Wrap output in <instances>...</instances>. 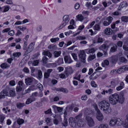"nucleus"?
Segmentation results:
<instances>
[{
	"label": "nucleus",
	"instance_id": "54",
	"mask_svg": "<svg viewBox=\"0 0 128 128\" xmlns=\"http://www.w3.org/2000/svg\"><path fill=\"white\" fill-rule=\"evenodd\" d=\"M48 60V58L46 56H44L42 58L43 62L45 64H46L47 63Z\"/></svg>",
	"mask_w": 128,
	"mask_h": 128
},
{
	"label": "nucleus",
	"instance_id": "48",
	"mask_svg": "<svg viewBox=\"0 0 128 128\" xmlns=\"http://www.w3.org/2000/svg\"><path fill=\"white\" fill-rule=\"evenodd\" d=\"M94 108H95L96 110L97 111V112H98V113L99 112L100 110L98 108L97 104L96 103H94Z\"/></svg>",
	"mask_w": 128,
	"mask_h": 128
},
{
	"label": "nucleus",
	"instance_id": "39",
	"mask_svg": "<svg viewBox=\"0 0 128 128\" xmlns=\"http://www.w3.org/2000/svg\"><path fill=\"white\" fill-rule=\"evenodd\" d=\"M128 43H124L123 46V49L126 51L128 50Z\"/></svg>",
	"mask_w": 128,
	"mask_h": 128
},
{
	"label": "nucleus",
	"instance_id": "34",
	"mask_svg": "<svg viewBox=\"0 0 128 128\" xmlns=\"http://www.w3.org/2000/svg\"><path fill=\"white\" fill-rule=\"evenodd\" d=\"M109 62L108 60H106L104 61V62H102V66L103 67H105V65L108 66L109 64Z\"/></svg>",
	"mask_w": 128,
	"mask_h": 128
},
{
	"label": "nucleus",
	"instance_id": "57",
	"mask_svg": "<svg viewBox=\"0 0 128 128\" xmlns=\"http://www.w3.org/2000/svg\"><path fill=\"white\" fill-rule=\"evenodd\" d=\"M10 95L12 96H14L16 94L15 92L12 90H10Z\"/></svg>",
	"mask_w": 128,
	"mask_h": 128
},
{
	"label": "nucleus",
	"instance_id": "28",
	"mask_svg": "<svg viewBox=\"0 0 128 128\" xmlns=\"http://www.w3.org/2000/svg\"><path fill=\"white\" fill-rule=\"evenodd\" d=\"M122 122V121L121 119L116 118V125H117L118 126H120L121 125Z\"/></svg>",
	"mask_w": 128,
	"mask_h": 128
},
{
	"label": "nucleus",
	"instance_id": "59",
	"mask_svg": "<svg viewBox=\"0 0 128 128\" xmlns=\"http://www.w3.org/2000/svg\"><path fill=\"white\" fill-rule=\"evenodd\" d=\"M4 7V10L3 11L4 12H6L8 11L9 10L10 8V6H5Z\"/></svg>",
	"mask_w": 128,
	"mask_h": 128
},
{
	"label": "nucleus",
	"instance_id": "44",
	"mask_svg": "<svg viewBox=\"0 0 128 128\" xmlns=\"http://www.w3.org/2000/svg\"><path fill=\"white\" fill-rule=\"evenodd\" d=\"M78 20L80 21H82L84 19L83 16L81 15H78L76 16Z\"/></svg>",
	"mask_w": 128,
	"mask_h": 128
},
{
	"label": "nucleus",
	"instance_id": "49",
	"mask_svg": "<svg viewBox=\"0 0 128 128\" xmlns=\"http://www.w3.org/2000/svg\"><path fill=\"white\" fill-rule=\"evenodd\" d=\"M95 58V54L90 56L88 58V60L91 61L94 59Z\"/></svg>",
	"mask_w": 128,
	"mask_h": 128
},
{
	"label": "nucleus",
	"instance_id": "4",
	"mask_svg": "<svg viewBox=\"0 0 128 128\" xmlns=\"http://www.w3.org/2000/svg\"><path fill=\"white\" fill-rule=\"evenodd\" d=\"M74 107L73 104H72L67 106L65 110V111L64 113V115L67 116L68 114H70L72 111Z\"/></svg>",
	"mask_w": 128,
	"mask_h": 128
},
{
	"label": "nucleus",
	"instance_id": "43",
	"mask_svg": "<svg viewBox=\"0 0 128 128\" xmlns=\"http://www.w3.org/2000/svg\"><path fill=\"white\" fill-rule=\"evenodd\" d=\"M120 61L124 63H126L127 61V60L125 58L123 57H121L120 58Z\"/></svg>",
	"mask_w": 128,
	"mask_h": 128
},
{
	"label": "nucleus",
	"instance_id": "42",
	"mask_svg": "<svg viewBox=\"0 0 128 128\" xmlns=\"http://www.w3.org/2000/svg\"><path fill=\"white\" fill-rule=\"evenodd\" d=\"M108 126L107 124H100L98 128H108Z\"/></svg>",
	"mask_w": 128,
	"mask_h": 128
},
{
	"label": "nucleus",
	"instance_id": "9",
	"mask_svg": "<svg viewBox=\"0 0 128 128\" xmlns=\"http://www.w3.org/2000/svg\"><path fill=\"white\" fill-rule=\"evenodd\" d=\"M8 94V92L6 90H3L0 93V99L4 98Z\"/></svg>",
	"mask_w": 128,
	"mask_h": 128
},
{
	"label": "nucleus",
	"instance_id": "20",
	"mask_svg": "<svg viewBox=\"0 0 128 128\" xmlns=\"http://www.w3.org/2000/svg\"><path fill=\"white\" fill-rule=\"evenodd\" d=\"M96 50H95L94 48H92L90 49H88L85 50L86 52L88 54L94 53Z\"/></svg>",
	"mask_w": 128,
	"mask_h": 128
},
{
	"label": "nucleus",
	"instance_id": "16",
	"mask_svg": "<svg viewBox=\"0 0 128 128\" xmlns=\"http://www.w3.org/2000/svg\"><path fill=\"white\" fill-rule=\"evenodd\" d=\"M126 116V118L124 121L123 122V126L124 127L126 128H128V118Z\"/></svg>",
	"mask_w": 128,
	"mask_h": 128
},
{
	"label": "nucleus",
	"instance_id": "60",
	"mask_svg": "<svg viewBox=\"0 0 128 128\" xmlns=\"http://www.w3.org/2000/svg\"><path fill=\"white\" fill-rule=\"evenodd\" d=\"M123 71L128 70V66L126 65L121 67Z\"/></svg>",
	"mask_w": 128,
	"mask_h": 128
},
{
	"label": "nucleus",
	"instance_id": "63",
	"mask_svg": "<svg viewBox=\"0 0 128 128\" xmlns=\"http://www.w3.org/2000/svg\"><path fill=\"white\" fill-rule=\"evenodd\" d=\"M117 45L118 46L121 47L122 46V42L121 41H119L117 42Z\"/></svg>",
	"mask_w": 128,
	"mask_h": 128
},
{
	"label": "nucleus",
	"instance_id": "26",
	"mask_svg": "<svg viewBox=\"0 0 128 128\" xmlns=\"http://www.w3.org/2000/svg\"><path fill=\"white\" fill-rule=\"evenodd\" d=\"M124 85V84L123 82H120V86H118L116 88V90L117 91H119L121 90L123 88Z\"/></svg>",
	"mask_w": 128,
	"mask_h": 128
},
{
	"label": "nucleus",
	"instance_id": "41",
	"mask_svg": "<svg viewBox=\"0 0 128 128\" xmlns=\"http://www.w3.org/2000/svg\"><path fill=\"white\" fill-rule=\"evenodd\" d=\"M37 86L38 89L41 91H42L43 90V87L42 85L40 84L39 83L37 84Z\"/></svg>",
	"mask_w": 128,
	"mask_h": 128
},
{
	"label": "nucleus",
	"instance_id": "46",
	"mask_svg": "<svg viewBox=\"0 0 128 128\" xmlns=\"http://www.w3.org/2000/svg\"><path fill=\"white\" fill-rule=\"evenodd\" d=\"M59 38H52L50 39V40L52 42H54L59 40Z\"/></svg>",
	"mask_w": 128,
	"mask_h": 128
},
{
	"label": "nucleus",
	"instance_id": "32",
	"mask_svg": "<svg viewBox=\"0 0 128 128\" xmlns=\"http://www.w3.org/2000/svg\"><path fill=\"white\" fill-rule=\"evenodd\" d=\"M117 48V45L116 44L114 45L111 48L110 51L112 52H114L116 51V50Z\"/></svg>",
	"mask_w": 128,
	"mask_h": 128
},
{
	"label": "nucleus",
	"instance_id": "50",
	"mask_svg": "<svg viewBox=\"0 0 128 128\" xmlns=\"http://www.w3.org/2000/svg\"><path fill=\"white\" fill-rule=\"evenodd\" d=\"M113 19V18L112 17L109 16L107 18L106 20L108 21V22L110 24L112 22V20Z\"/></svg>",
	"mask_w": 128,
	"mask_h": 128
},
{
	"label": "nucleus",
	"instance_id": "21",
	"mask_svg": "<svg viewBox=\"0 0 128 128\" xmlns=\"http://www.w3.org/2000/svg\"><path fill=\"white\" fill-rule=\"evenodd\" d=\"M84 113V114L87 115L92 114H93L92 111L89 109H86Z\"/></svg>",
	"mask_w": 128,
	"mask_h": 128
},
{
	"label": "nucleus",
	"instance_id": "40",
	"mask_svg": "<svg viewBox=\"0 0 128 128\" xmlns=\"http://www.w3.org/2000/svg\"><path fill=\"white\" fill-rule=\"evenodd\" d=\"M70 70L71 71L70 72H69L68 70H66L65 72V74L67 77L69 75L71 74L73 72V70H72L70 68Z\"/></svg>",
	"mask_w": 128,
	"mask_h": 128
},
{
	"label": "nucleus",
	"instance_id": "62",
	"mask_svg": "<svg viewBox=\"0 0 128 128\" xmlns=\"http://www.w3.org/2000/svg\"><path fill=\"white\" fill-rule=\"evenodd\" d=\"M87 96L86 95H84L82 96L81 98V99L82 100H87Z\"/></svg>",
	"mask_w": 128,
	"mask_h": 128
},
{
	"label": "nucleus",
	"instance_id": "36",
	"mask_svg": "<svg viewBox=\"0 0 128 128\" xmlns=\"http://www.w3.org/2000/svg\"><path fill=\"white\" fill-rule=\"evenodd\" d=\"M34 42L31 43L29 46L28 48L32 51L34 48Z\"/></svg>",
	"mask_w": 128,
	"mask_h": 128
},
{
	"label": "nucleus",
	"instance_id": "10",
	"mask_svg": "<svg viewBox=\"0 0 128 128\" xmlns=\"http://www.w3.org/2000/svg\"><path fill=\"white\" fill-rule=\"evenodd\" d=\"M34 79V78H27L25 79V82L27 85H30L32 83Z\"/></svg>",
	"mask_w": 128,
	"mask_h": 128
},
{
	"label": "nucleus",
	"instance_id": "29",
	"mask_svg": "<svg viewBox=\"0 0 128 128\" xmlns=\"http://www.w3.org/2000/svg\"><path fill=\"white\" fill-rule=\"evenodd\" d=\"M61 53L60 51H55L54 52V54L55 58H57L59 56Z\"/></svg>",
	"mask_w": 128,
	"mask_h": 128
},
{
	"label": "nucleus",
	"instance_id": "25",
	"mask_svg": "<svg viewBox=\"0 0 128 128\" xmlns=\"http://www.w3.org/2000/svg\"><path fill=\"white\" fill-rule=\"evenodd\" d=\"M0 66L3 69L6 68L10 67V66L6 63H4L2 64Z\"/></svg>",
	"mask_w": 128,
	"mask_h": 128
},
{
	"label": "nucleus",
	"instance_id": "30",
	"mask_svg": "<svg viewBox=\"0 0 128 128\" xmlns=\"http://www.w3.org/2000/svg\"><path fill=\"white\" fill-rule=\"evenodd\" d=\"M25 105L24 103H22L20 102H18L16 104L17 107L19 109H21Z\"/></svg>",
	"mask_w": 128,
	"mask_h": 128
},
{
	"label": "nucleus",
	"instance_id": "11",
	"mask_svg": "<svg viewBox=\"0 0 128 128\" xmlns=\"http://www.w3.org/2000/svg\"><path fill=\"white\" fill-rule=\"evenodd\" d=\"M64 60L66 63L70 64L72 62V60L71 58L67 56H66L64 57Z\"/></svg>",
	"mask_w": 128,
	"mask_h": 128
},
{
	"label": "nucleus",
	"instance_id": "22",
	"mask_svg": "<svg viewBox=\"0 0 128 128\" xmlns=\"http://www.w3.org/2000/svg\"><path fill=\"white\" fill-rule=\"evenodd\" d=\"M84 123V122L82 119L78 121H77L76 122L78 125L80 127H82L83 126Z\"/></svg>",
	"mask_w": 128,
	"mask_h": 128
},
{
	"label": "nucleus",
	"instance_id": "37",
	"mask_svg": "<svg viewBox=\"0 0 128 128\" xmlns=\"http://www.w3.org/2000/svg\"><path fill=\"white\" fill-rule=\"evenodd\" d=\"M63 21H66V22H68L70 19L68 18V15H64L63 18Z\"/></svg>",
	"mask_w": 128,
	"mask_h": 128
},
{
	"label": "nucleus",
	"instance_id": "19",
	"mask_svg": "<svg viewBox=\"0 0 128 128\" xmlns=\"http://www.w3.org/2000/svg\"><path fill=\"white\" fill-rule=\"evenodd\" d=\"M96 72H94L89 77V78L90 80H94L97 78L99 76L95 75Z\"/></svg>",
	"mask_w": 128,
	"mask_h": 128
},
{
	"label": "nucleus",
	"instance_id": "58",
	"mask_svg": "<svg viewBox=\"0 0 128 128\" xmlns=\"http://www.w3.org/2000/svg\"><path fill=\"white\" fill-rule=\"evenodd\" d=\"M18 124H17L16 122H15L14 124V128H19L20 127V125H18Z\"/></svg>",
	"mask_w": 128,
	"mask_h": 128
},
{
	"label": "nucleus",
	"instance_id": "24",
	"mask_svg": "<svg viewBox=\"0 0 128 128\" xmlns=\"http://www.w3.org/2000/svg\"><path fill=\"white\" fill-rule=\"evenodd\" d=\"M111 31H112L110 28H106L104 31L105 34H106L109 35L112 34V32Z\"/></svg>",
	"mask_w": 128,
	"mask_h": 128
},
{
	"label": "nucleus",
	"instance_id": "12",
	"mask_svg": "<svg viewBox=\"0 0 128 128\" xmlns=\"http://www.w3.org/2000/svg\"><path fill=\"white\" fill-rule=\"evenodd\" d=\"M109 46L107 45L106 43H104L102 45H101L99 48L100 50L104 51L106 50L107 51Z\"/></svg>",
	"mask_w": 128,
	"mask_h": 128
},
{
	"label": "nucleus",
	"instance_id": "5",
	"mask_svg": "<svg viewBox=\"0 0 128 128\" xmlns=\"http://www.w3.org/2000/svg\"><path fill=\"white\" fill-rule=\"evenodd\" d=\"M86 119L87 121L88 125L90 127H92L94 125V122L92 118L87 116L86 117Z\"/></svg>",
	"mask_w": 128,
	"mask_h": 128
},
{
	"label": "nucleus",
	"instance_id": "31",
	"mask_svg": "<svg viewBox=\"0 0 128 128\" xmlns=\"http://www.w3.org/2000/svg\"><path fill=\"white\" fill-rule=\"evenodd\" d=\"M82 114L80 113L75 117V118L76 120V122L77 121H78L82 119Z\"/></svg>",
	"mask_w": 128,
	"mask_h": 128
},
{
	"label": "nucleus",
	"instance_id": "45",
	"mask_svg": "<svg viewBox=\"0 0 128 128\" xmlns=\"http://www.w3.org/2000/svg\"><path fill=\"white\" fill-rule=\"evenodd\" d=\"M76 39L77 40H85L86 39V37L85 36H77L76 37Z\"/></svg>",
	"mask_w": 128,
	"mask_h": 128
},
{
	"label": "nucleus",
	"instance_id": "1",
	"mask_svg": "<svg viewBox=\"0 0 128 128\" xmlns=\"http://www.w3.org/2000/svg\"><path fill=\"white\" fill-rule=\"evenodd\" d=\"M124 96L123 92H121L119 94H113L110 96L109 98V101L112 105H115L118 102L122 104L124 100Z\"/></svg>",
	"mask_w": 128,
	"mask_h": 128
},
{
	"label": "nucleus",
	"instance_id": "17",
	"mask_svg": "<svg viewBox=\"0 0 128 128\" xmlns=\"http://www.w3.org/2000/svg\"><path fill=\"white\" fill-rule=\"evenodd\" d=\"M45 121L46 123L47 124L48 126H50L52 124V120L50 118H46Z\"/></svg>",
	"mask_w": 128,
	"mask_h": 128
},
{
	"label": "nucleus",
	"instance_id": "52",
	"mask_svg": "<svg viewBox=\"0 0 128 128\" xmlns=\"http://www.w3.org/2000/svg\"><path fill=\"white\" fill-rule=\"evenodd\" d=\"M38 77L39 79L41 78L42 76V72L41 70H38Z\"/></svg>",
	"mask_w": 128,
	"mask_h": 128
},
{
	"label": "nucleus",
	"instance_id": "51",
	"mask_svg": "<svg viewBox=\"0 0 128 128\" xmlns=\"http://www.w3.org/2000/svg\"><path fill=\"white\" fill-rule=\"evenodd\" d=\"M123 72V70L122 69V68L121 67L120 68H118L117 70H116V72L117 74H120L122 73Z\"/></svg>",
	"mask_w": 128,
	"mask_h": 128
},
{
	"label": "nucleus",
	"instance_id": "23",
	"mask_svg": "<svg viewBox=\"0 0 128 128\" xmlns=\"http://www.w3.org/2000/svg\"><path fill=\"white\" fill-rule=\"evenodd\" d=\"M42 54L44 55H46L48 57L50 58H51L52 56V54L49 51H44Z\"/></svg>",
	"mask_w": 128,
	"mask_h": 128
},
{
	"label": "nucleus",
	"instance_id": "15",
	"mask_svg": "<svg viewBox=\"0 0 128 128\" xmlns=\"http://www.w3.org/2000/svg\"><path fill=\"white\" fill-rule=\"evenodd\" d=\"M55 90L57 91L62 92L66 93H67L68 92V90L66 88H56Z\"/></svg>",
	"mask_w": 128,
	"mask_h": 128
},
{
	"label": "nucleus",
	"instance_id": "56",
	"mask_svg": "<svg viewBox=\"0 0 128 128\" xmlns=\"http://www.w3.org/2000/svg\"><path fill=\"white\" fill-rule=\"evenodd\" d=\"M5 118L4 116L2 115H0V123L2 124V123Z\"/></svg>",
	"mask_w": 128,
	"mask_h": 128
},
{
	"label": "nucleus",
	"instance_id": "53",
	"mask_svg": "<svg viewBox=\"0 0 128 128\" xmlns=\"http://www.w3.org/2000/svg\"><path fill=\"white\" fill-rule=\"evenodd\" d=\"M94 28V30H99L100 28V26L98 24H96Z\"/></svg>",
	"mask_w": 128,
	"mask_h": 128
},
{
	"label": "nucleus",
	"instance_id": "38",
	"mask_svg": "<svg viewBox=\"0 0 128 128\" xmlns=\"http://www.w3.org/2000/svg\"><path fill=\"white\" fill-rule=\"evenodd\" d=\"M24 122V120L22 119L19 118L17 120V123L19 125L22 124Z\"/></svg>",
	"mask_w": 128,
	"mask_h": 128
},
{
	"label": "nucleus",
	"instance_id": "8",
	"mask_svg": "<svg viewBox=\"0 0 128 128\" xmlns=\"http://www.w3.org/2000/svg\"><path fill=\"white\" fill-rule=\"evenodd\" d=\"M69 123L70 125L72 127L75 126L76 123L75 119L73 117H70L69 119Z\"/></svg>",
	"mask_w": 128,
	"mask_h": 128
},
{
	"label": "nucleus",
	"instance_id": "13",
	"mask_svg": "<svg viewBox=\"0 0 128 128\" xmlns=\"http://www.w3.org/2000/svg\"><path fill=\"white\" fill-rule=\"evenodd\" d=\"M98 114L96 116L97 119L99 121H101L102 120L104 119L103 115L101 113L100 111V112H97Z\"/></svg>",
	"mask_w": 128,
	"mask_h": 128
},
{
	"label": "nucleus",
	"instance_id": "35",
	"mask_svg": "<svg viewBox=\"0 0 128 128\" xmlns=\"http://www.w3.org/2000/svg\"><path fill=\"white\" fill-rule=\"evenodd\" d=\"M127 3L126 2H123L120 3L119 6L121 8H123L127 7Z\"/></svg>",
	"mask_w": 128,
	"mask_h": 128
},
{
	"label": "nucleus",
	"instance_id": "6",
	"mask_svg": "<svg viewBox=\"0 0 128 128\" xmlns=\"http://www.w3.org/2000/svg\"><path fill=\"white\" fill-rule=\"evenodd\" d=\"M119 84L118 81L116 80L111 81L110 82V84L109 86H106V87L108 88H114L115 86Z\"/></svg>",
	"mask_w": 128,
	"mask_h": 128
},
{
	"label": "nucleus",
	"instance_id": "7",
	"mask_svg": "<svg viewBox=\"0 0 128 128\" xmlns=\"http://www.w3.org/2000/svg\"><path fill=\"white\" fill-rule=\"evenodd\" d=\"M118 56L116 55L113 56L108 58L110 62L112 64H115L118 60Z\"/></svg>",
	"mask_w": 128,
	"mask_h": 128
},
{
	"label": "nucleus",
	"instance_id": "18",
	"mask_svg": "<svg viewBox=\"0 0 128 128\" xmlns=\"http://www.w3.org/2000/svg\"><path fill=\"white\" fill-rule=\"evenodd\" d=\"M35 100V98H28L26 102V104H29Z\"/></svg>",
	"mask_w": 128,
	"mask_h": 128
},
{
	"label": "nucleus",
	"instance_id": "61",
	"mask_svg": "<svg viewBox=\"0 0 128 128\" xmlns=\"http://www.w3.org/2000/svg\"><path fill=\"white\" fill-rule=\"evenodd\" d=\"M18 85L19 86H20L23 88L24 84H23L22 81L20 80L18 82Z\"/></svg>",
	"mask_w": 128,
	"mask_h": 128
},
{
	"label": "nucleus",
	"instance_id": "3",
	"mask_svg": "<svg viewBox=\"0 0 128 128\" xmlns=\"http://www.w3.org/2000/svg\"><path fill=\"white\" fill-rule=\"evenodd\" d=\"M85 52L84 50L80 51L78 54V56L80 60L83 63H85L86 62V56Z\"/></svg>",
	"mask_w": 128,
	"mask_h": 128
},
{
	"label": "nucleus",
	"instance_id": "47",
	"mask_svg": "<svg viewBox=\"0 0 128 128\" xmlns=\"http://www.w3.org/2000/svg\"><path fill=\"white\" fill-rule=\"evenodd\" d=\"M68 22H66V21H64L63 24L61 25L59 27L60 29H61Z\"/></svg>",
	"mask_w": 128,
	"mask_h": 128
},
{
	"label": "nucleus",
	"instance_id": "55",
	"mask_svg": "<svg viewBox=\"0 0 128 128\" xmlns=\"http://www.w3.org/2000/svg\"><path fill=\"white\" fill-rule=\"evenodd\" d=\"M113 90L111 88H109L108 90H106V93L110 94L113 93Z\"/></svg>",
	"mask_w": 128,
	"mask_h": 128
},
{
	"label": "nucleus",
	"instance_id": "64",
	"mask_svg": "<svg viewBox=\"0 0 128 128\" xmlns=\"http://www.w3.org/2000/svg\"><path fill=\"white\" fill-rule=\"evenodd\" d=\"M91 86L94 87H96L97 86V85L95 84V82L94 81H92L91 82Z\"/></svg>",
	"mask_w": 128,
	"mask_h": 128
},
{
	"label": "nucleus",
	"instance_id": "14",
	"mask_svg": "<svg viewBox=\"0 0 128 128\" xmlns=\"http://www.w3.org/2000/svg\"><path fill=\"white\" fill-rule=\"evenodd\" d=\"M116 118H113L111 119L110 122V126H114L116 125Z\"/></svg>",
	"mask_w": 128,
	"mask_h": 128
},
{
	"label": "nucleus",
	"instance_id": "27",
	"mask_svg": "<svg viewBox=\"0 0 128 128\" xmlns=\"http://www.w3.org/2000/svg\"><path fill=\"white\" fill-rule=\"evenodd\" d=\"M64 121L62 122V124L63 126H66L67 125L68 121L67 120V119L66 117V116L65 115L64 116Z\"/></svg>",
	"mask_w": 128,
	"mask_h": 128
},
{
	"label": "nucleus",
	"instance_id": "33",
	"mask_svg": "<svg viewBox=\"0 0 128 128\" xmlns=\"http://www.w3.org/2000/svg\"><path fill=\"white\" fill-rule=\"evenodd\" d=\"M121 20L122 22H128V16H122L121 17Z\"/></svg>",
	"mask_w": 128,
	"mask_h": 128
},
{
	"label": "nucleus",
	"instance_id": "2",
	"mask_svg": "<svg viewBox=\"0 0 128 128\" xmlns=\"http://www.w3.org/2000/svg\"><path fill=\"white\" fill-rule=\"evenodd\" d=\"M98 106L100 109L106 114L110 113L111 109L109 108L110 104L106 100H103L99 103Z\"/></svg>",
	"mask_w": 128,
	"mask_h": 128
}]
</instances>
